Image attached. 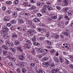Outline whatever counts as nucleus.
<instances>
[{
  "label": "nucleus",
  "mask_w": 73,
  "mask_h": 73,
  "mask_svg": "<svg viewBox=\"0 0 73 73\" xmlns=\"http://www.w3.org/2000/svg\"><path fill=\"white\" fill-rule=\"evenodd\" d=\"M62 33L63 34H64V35H66V36H68V35H69V33L68 32H63Z\"/></svg>",
  "instance_id": "4c0bfd02"
},
{
  "label": "nucleus",
  "mask_w": 73,
  "mask_h": 73,
  "mask_svg": "<svg viewBox=\"0 0 73 73\" xmlns=\"http://www.w3.org/2000/svg\"><path fill=\"white\" fill-rule=\"evenodd\" d=\"M65 17L66 18V19L67 20H69V17L67 16H66Z\"/></svg>",
  "instance_id": "052dcab7"
},
{
  "label": "nucleus",
  "mask_w": 73,
  "mask_h": 73,
  "mask_svg": "<svg viewBox=\"0 0 73 73\" xmlns=\"http://www.w3.org/2000/svg\"><path fill=\"white\" fill-rule=\"evenodd\" d=\"M10 29L11 31H14L15 30V27L13 26L11 27Z\"/></svg>",
  "instance_id": "864d4df0"
},
{
  "label": "nucleus",
  "mask_w": 73,
  "mask_h": 73,
  "mask_svg": "<svg viewBox=\"0 0 73 73\" xmlns=\"http://www.w3.org/2000/svg\"><path fill=\"white\" fill-rule=\"evenodd\" d=\"M2 9L3 11H5L6 9V7H5V6H2Z\"/></svg>",
  "instance_id": "49530a36"
},
{
  "label": "nucleus",
  "mask_w": 73,
  "mask_h": 73,
  "mask_svg": "<svg viewBox=\"0 0 73 73\" xmlns=\"http://www.w3.org/2000/svg\"><path fill=\"white\" fill-rule=\"evenodd\" d=\"M54 60L55 61H56L57 62H59V60L57 58L56 56L54 57Z\"/></svg>",
  "instance_id": "dca6fc26"
},
{
  "label": "nucleus",
  "mask_w": 73,
  "mask_h": 73,
  "mask_svg": "<svg viewBox=\"0 0 73 73\" xmlns=\"http://www.w3.org/2000/svg\"><path fill=\"white\" fill-rule=\"evenodd\" d=\"M23 16H28V13H23Z\"/></svg>",
  "instance_id": "37998d69"
},
{
  "label": "nucleus",
  "mask_w": 73,
  "mask_h": 73,
  "mask_svg": "<svg viewBox=\"0 0 73 73\" xmlns=\"http://www.w3.org/2000/svg\"><path fill=\"white\" fill-rule=\"evenodd\" d=\"M22 71L23 72V73H25L26 71V69H25V68H23L22 69Z\"/></svg>",
  "instance_id": "2f4dec72"
},
{
  "label": "nucleus",
  "mask_w": 73,
  "mask_h": 73,
  "mask_svg": "<svg viewBox=\"0 0 73 73\" xmlns=\"http://www.w3.org/2000/svg\"><path fill=\"white\" fill-rule=\"evenodd\" d=\"M18 22L21 23H23V21L21 19H19L18 20Z\"/></svg>",
  "instance_id": "c756f323"
},
{
  "label": "nucleus",
  "mask_w": 73,
  "mask_h": 73,
  "mask_svg": "<svg viewBox=\"0 0 73 73\" xmlns=\"http://www.w3.org/2000/svg\"><path fill=\"white\" fill-rule=\"evenodd\" d=\"M27 33L29 36H33V34L32 32L31 31V30H28L27 31Z\"/></svg>",
  "instance_id": "423d86ee"
},
{
  "label": "nucleus",
  "mask_w": 73,
  "mask_h": 73,
  "mask_svg": "<svg viewBox=\"0 0 73 73\" xmlns=\"http://www.w3.org/2000/svg\"><path fill=\"white\" fill-rule=\"evenodd\" d=\"M17 49L18 50H19V51H20L21 52H23L21 47H17Z\"/></svg>",
  "instance_id": "ddd939ff"
},
{
  "label": "nucleus",
  "mask_w": 73,
  "mask_h": 73,
  "mask_svg": "<svg viewBox=\"0 0 73 73\" xmlns=\"http://www.w3.org/2000/svg\"><path fill=\"white\" fill-rule=\"evenodd\" d=\"M9 65L10 66H12V62H9Z\"/></svg>",
  "instance_id": "69168bd1"
},
{
  "label": "nucleus",
  "mask_w": 73,
  "mask_h": 73,
  "mask_svg": "<svg viewBox=\"0 0 73 73\" xmlns=\"http://www.w3.org/2000/svg\"><path fill=\"white\" fill-rule=\"evenodd\" d=\"M33 44L35 46H38V45H40V44L37 42H35L34 43H33Z\"/></svg>",
  "instance_id": "7c9ffc66"
},
{
  "label": "nucleus",
  "mask_w": 73,
  "mask_h": 73,
  "mask_svg": "<svg viewBox=\"0 0 73 73\" xmlns=\"http://www.w3.org/2000/svg\"><path fill=\"white\" fill-rule=\"evenodd\" d=\"M18 65L19 66H20L21 68H24V64L23 63H18Z\"/></svg>",
  "instance_id": "9d476101"
},
{
  "label": "nucleus",
  "mask_w": 73,
  "mask_h": 73,
  "mask_svg": "<svg viewBox=\"0 0 73 73\" xmlns=\"http://www.w3.org/2000/svg\"><path fill=\"white\" fill-rule=\"evenodd\" d=\"M6 45L9 46H13L14 45V44L12 42L11 43H9V42L7 41L6 43Z\"/></svg>",
  "instance_id": "7ed1b4c3"
},
{
  "label": "nucleus",
  "mask_w": 73,
  "mask_h": 73,
  "mask_svg": "<svg viewBox=\"0 0 73 73\" xmlns=\"http://www.w3.org/2000/svg\"><path fill=\"white\" fill-rule=\"evenodd\" d=\"M40 40H44L45 38L44 37H40Z\"/></svg>",
  "instance_id": "13d9d810"
},
{
  "label": "nucleus",
  "mask_w": 73,
  "mask_h": 73,
  "mask_svg": "<svg viewBox=\"0 0 73 73\" xmlns=\"http://www.w3.org/2000/svg\"><path fill=\"white\" fill-rule=\"evenodd\" d=\"M48 60V58L46 57H44L42 59V60L44 61H46Z\"/></svg>",
  "instance_id": "b1692460"
},
{
  "label": "nucleus",
  "mask_w": 73,
  "mask_h": 73,
  "mask_svg": "<svg viewBox=\"0 0 73 73\" xmlns=\"http://www.w3.org/2000/svg\"><path fill=\"white\" fill-rule=\"evenodd\" d=\"M36 6H33L30 8V9H36Z\"/></svg>",
  "instance_id": "f704fd0d"
},
{
  "label": "nucleus",
  "mask_w": 73,
  "mask_h": 73,
  "mask_svg": "<svg viewBox=\"0 0 73 73\" xmlns=\"http://www.w3.org/2000/svg\"><path fill=\"white\" fill-rule=\"evenodd\" d=\"M47 8H48V10H51L52 9V8L50 7V6H49V5H48L46 6Z\"/></svg>",
  "instance_id": "4be33fe9"
},
{
  "label": "nucleus",
  "mask_w": 73,
  "mask_h": 73,
  "mask_svg": "<svg viewBox=\"0 0 73 73\" xmlns=\"http://www.w3.org/2000/svg\"><path fill=\"white\" fill-rule=\"evenodd\" d=\"M3 30L5 31V33H7L9 31L8 28H7L6 27H3Z\"/></svg>",
  "instance_id": "0eeeda50"
},
{
  "label": "nucleus",
  "mask_w": 73,
  "mask_h": 73,
  "mask_svg": "<svg viewBox=\"0 0 73 73\" xmlns=\"http://www.w3.org/2000/svg\"><path fill=\"white\" fill-rule=\"evenodd\" d=\"M13 16L14 17H16L17 16V14H16V13H14L13 15Z\"/></svg>",
  "instance_id": "09e8293b"
},
{
  "label": "nucleus",
  "mask_w": 73,
  "mask_h": 73,
  "mask_svg": "<svg viewBox=\"0 0 73 73\" xmlns=\"http://www.w3.org/2000/svg\"><path fill=\"white\" fill-rule=\"evenodd\" d=\"M17 71L19 73H21V72L20 71V69L18 68L17 70Z\"/></svg>",
  "instance_id": "5fc2aeb1"
},
{
  "label": "nucleus",
  "mask_w": 73,
  "mask_h": 73,
  "mask_svg": "<svg viewBox=\"0 0 73 73\" xmlns=\"http://www.w3.org/2000/svg\"><path fill=\"white\" fill-rule=\"evenodd\" d=\"M5 19L6 21H9V20H10V18L9 17H6L5 18Z\"/></svg>",
  "instance_id": "a878e982"
},
{
  "label": "nucleus",
  "mask_w": 73,
  "mask_h": 73,
  "mask_svg": "<svg viewBox=\"0 0 73 73\" xmlns=\"http://www.w3.org/2000/svg\"><path fill=\"white\" fill-rule=\"evenodd\" d=\"M51 72L52 73H58L59 70L57 69H53L51 70Z\"/></svg>",
  "instance_id": "20e7f679"
},
{
  "label": "nucleus",
  "mask_w": 73,
  "mask_h": 73,
  "mask_svg": "<svg viewBox=\"0 0 73 73\" xmlns=\"http://www.w3.org/2000/svg\"><path fill=\"white\" fill-rule=\"evenodd\" d=\"M10 50L11 51H12V52H16V49L13 48H10Z\"/></svg>",
  "instance_id": "2eb2a0df"
},
{
  "label": "nucleus",
  "mask_w": 73,
  "mask_h": 73,
  "mask_svg": "<svg viewBox=\"0 0 73 73\" xmlns=\"http://www.w3.org/2000/svg\"><path fill=\"white\" fill-rule=\"evenodd\" d=\"M63 3L66 6L67 5L68 3V0H64L63 1Z\"/></svg>",
  "instance_id": "9b49d317"
},
{
  "label": "nucleus",
  "mask_w": 73,
  "mask_h": 73,
  "mask_svg": "<svg viewBox=\"0 0 73 73\" xmlns=\"http://www.w3.org/2000/svg\"><path fill=\"white\" fill-rule=\"evenodd\" d=\"M20 44V42L18 40H16L15 42V45H19Z\"/></svg>",
  "instance_id": "f3484780"
},
{
  "label": "nucleus",
  "mask_w": 73,
  "mask_h": 73,
  "mask_svg": "<svg viewBox=\"0 0 73 73\" xmlns=\"http://www.w3.org/2000/svg\"><path fill=\"white\" fill-rule=\"evenodd\" d=\"M26 42H27L28 44H29V45H32V43L31 42V41L28 40L26 41Z\"/></svg>",
  "instance_id": "393cba45"
},
{
  "label": "nucleus",
  "mask_w": 73,
  "mask_h": 73,
  "mask_svg": "<svg viewBox=\"0 0 73 73\" xmlns=\"http://www.w3.org/2000/svg\"><path fill=\"white\" fill-rule=\"evenodd\" d=\"M36 51L37 52H40V53H43L44 52V51L43 50L41 49V48H37L36 49Z\"/></svg>",
  "instance_id": "39448f33"
},
{
  "label": "nucleus",
  "mask_w": 73,
  "mask_h": 73,
  "mask_svg": "<svg viewBox=\"0 0 73 73\" xmlns=\"http://www.w3.org/2000/svg\"><path fill=\"white\" fill-rule=\"evenodd\" d=\"M69 66L71 69H73V65L70 64L69 65Z\"/></svg>",
  "instance_id": "4d7b16f0"
},
{
  "label": "nucleus",
  "mask_w": 73,
  "mask_h": 73,
  "mask_svg": "<svg viewBox=\"0 0 73 73\" xmlns=\"http://www.w3.org/2000/svg\"><path fill=\"white\" fill-rule=\"evenodd\" d=\"M0 44H3V41L1 39H0Z\"/></svg>",
  "instance_id": "774afa93"
},
{
  "label": "nucleus",
  "mask_w": 73,
  "mask_h": 73,
  "mask_svg": "<svg viewBox=\"0 0 73 73\" xmlns=\"http://www.w3.org/2000/svg\"><path fill=\"white\" fill-rule=\"evenodd\" d=\"M40 24H41V26H42V27H45V26H46V25L43 23H40Z\"/></svg>",
  "instance_id": "bf43d9fd"
},
{
  "label": "nucleus",
  "mask_w": 73,
  "mask_h": 73,
  "mask_svg": "<svg viewBox=\"0 0 73 73\" xmlns=\"http://www.w3.org/2000/svg\"><path fill=\"white\" fill-rule=\"evenodd\" d=\"M19 3V0H16L15 1V4H18Z\"/></svg>",
  "instance_id": "6e6d98bb"
},
{
  "label": "nucleus",
  "mask_w": 73,
  "mask_h": 73,
  "mask_svg": "<svg viewBox=\"0 0 73 73\" xmlns=\"http://www.w3.org/2000/svg\"><path fill=\"white\" fill-rule=\"evenodd\" d=\"M41 11L42 13H46L47 12V10L45 8H43L42 9Z\"/></svg>",
  "instance_id": "6ab92c4d"
},
{
  "label": "nucleus",
  "mask_w": 73,
  "mask_h": 73,
  "mask_svg": "<svg viewBox=\"0 0 73 73\" xmlns=\"http://www.w3.org/2000/svg\"><path fill=\"white\" fill-rule=\"evenodd\" d=\"M57 18V17L56 16H52L51 17V19H56Z\"/></svg>",
  "instance_id": "e433bc0d"
},
{
  "label": "nucleus",
  "mask_w": 73,
  "mask_h": 73,
  "mask_svg": "<svg viewBox=\"0 0 73 73\" xmlns=\"http://www.w3.org/2000/svg\"><path fill=\"white\" fill-rule=\"evenodd\" d=\"M17 36V35L16 34H14L12 36V38H15V37H16Z\"/></svg>",
  "instance_id": "cd10ccee"
},
{
  "label": "nucleus",
  "mask_w": 73,
  "mask_h": 73,
  "mask_svg": "<svg viewBox=\"0 0 73 73\" xmlns=\"http://www.w3.org/2000/svg\"><path fill=\"white\" fill-rule=\"evenodd\" d=\"M6 4H7L11 5L12 4V2L11 1H7L6 2Z\"/></svg>",
  "instance_id": "72a5a7b5"
},
{
  "label": "nucleus",
  "mask_w": 73,
  "mask_h": 73,
  "mask_svg": "<svg viewBox=\"0 0 73 73\" xmlns=\"http://www.w3.org/2000/svg\"><path fill=\"white\" fill-rule=\"evenodd\" d=\"M46 43H47L48 45H50L52 44V42H49V41H46Z\"/></svg>",
  "instance_id": "c9c22d12"
},
{
  "label": "nucleus",
  "mask_w": 73,
  "mask_h": 73,
  "mask_svg": "<svg viewBox=\"0 0 73 73\" xmlns=\"http://www.w3.org/2000/svg\"><path fill=\"white\" fill-rule=\"evenodd\" d=\"M30 65L31 66H32L33 67H34L35 66V63H30Z\"/></svg>",
  "instance_id": "473e14b6"
},
{
  "label": "nucleus",
  "mask_w": 73,
  "mask_h": 73,
  "mask_svg": "<svg viewBox=\"0 0 73 73\" xmlns=\"http://www.w3.org/2000/svg\"><path fill=\"white\" fill-rule=\"evenodd\" d=\"M49 65V62H44L42 64V65L45 68V67H47Z\"/></svg>",
  "instance_id": "f257e3e1"
},
{
  "label": "nucleus",
  "mask_w": 73,
  "mask_h": 73,
  "mask_svg": "<svg viewBox=\"0 0 73 73\" xmlns=\"http://www.w3.org/2000/svg\"><path fill=\"white\" fill-rule=\"evenodd\" d=\"M6 12L8 13H9V14H11V13L12 11L9 10H7Z\"/></svg>",
  "instance_id": "c03bdc74"
},
{
  "label": "nucleus",
  "mask_w": 73,
  "mask_h": 73,
  "mask_svg": "<svg viewBox=\"0 0 73 73\" xmlns=\"http://www.w3.org/2000/svg\"><path fill=\"white\" fill-rule=\"evenodd\" d=\"M56 8H57V9H59V10L61 9V8L59 6H56Z\"/></svg>",
  "instance_id": "3c124183"
},
{
  "label": "nucleus",
  "mask_w": 73,
  "mask_h": 73,
  "mask_svg": "<svg viewBox=\"0 0 73 73\" xmlns=\"http://www.w3.org/2000/svg\"><path fill=\"white\" fill-rule=\"evenodd\" d=\"M25 46L27 48V49H30L31 46H30V44H25Z\"/></svg>",
  "instance_id": "aec40b11"
},
{
  "label": "nucleus",
  "mask_w": 73,
  "mask_h": 73,
  "mask_svg": "<svg viewBox=\"0 0 73 73\" xmlns=\"http://www.w3.org/2000/svg\"><path fill=\"white\" fill-rule=\"evenodd\" d=\"M26 24L27 25V27L28 28L30 27V25H32V22L31 21H29L28 20H26Z\"/></svg>",
  "instance_id": "f03ea898"
},
{
  "label": "nucleus",
  "mask_w": 73,
  "mask_h": 73,
  "mask_svg": "<svg viewBox=\"0 0 73 73\" xmlns=\"http://www.w3.org/2000/svg\"><path fill=\"white\" fill-rule=\"evenodd\" d=\"M32 40L34 42H36V39L35 38H32Z\"/></svg>",
  "instance_id": "de8ad7c7"
},
{
  "label": "nucleus",
  "mask_w": 73,
  "mask_h": 73,
  "mask_svg": "<svg viewBox=\"0 0 73 73\" xmlns=\"http://www.w3.org/2000/svg\"><path fill=\"white\" fill-rule=\"evenodd\" d=\"M17 21L16 20H13L11 21V23L12 24H16Z\"/></svg>",
  "instance_id": "bb28decb"
},
{
  "label": "nucleus",
  "mask_w": 73,
  "mask_h": 73,
  "mask_svg": "<svg viewBox=\"0 0 73 73\" xmlns=\"http://www.w3.org/2000/svg\"><path fill=\"white\" fill-rule=\"evenodd\" d=\"M34 62L36 63V65H38L39 64V61L36 58V59H34Z\"/></svg>",
  "instance_id": "1a4fd4ad"
},
{
  "label": "nucleus",
  "mask_w": 73,
  "mask_h": 73,
  "mask_svg": "<svg viewBox=\"0 0 73 73\" xmlns=\"http://www.w3.org/2000/svg\"><path fill=\"white\" fill-rule=\"evenodd\" d=\"M6 26L9 27L11 26V23H7L6 25Z\"/></svg>",
  "instance_id": "603ef678"
},
{
  "label": "nucleus",
  "mask_w": 73,
  "mask_h": 73,
  "mask_svg": "<svg viewBox=\"0 0 73 73\" xmlns=\"http://www.w3.org/2000/svg\"><path fill=\"white\" fill-rule=\"evenodd\" d=\"M36 72H38V73H43V70L41 69H39Z\"/></svg>",
  "instance_id": "5701e85b"
},
{
  "label": "nucleus",
  "mask_w": 73,
  "mask_h": 73,
  "mask_svg": "<svg viewBox=\"0 0 73 73\" xmlns=\"http://www.w3.org/2000/svg\"><path fill=\"white\" fill-rule=\"evenodd\" d=\"M50 67L51 69H53L54 68V65L53 63H52L50 66Z\"/></svg>",
  "instance_id": "a211bd4d"
},
{
  "label": "nucleus",
  "mask_w": 73,
  "mask_h": 73,
  "mask_svg": "<svg viewBox=\"0 0 73 73\" xmlns=\"http://www.w3.org/2000/svg\"><path fill=\"white\" fill-rule=\"evenodd\" d=\"M68 13L69 16H71L72 15V11L70 10L68 12Z\"/></svg>",
  "instance_id": "ea45409f"
},
{
  "label": "nucleus",
  "mask_w": 73,
  "mask_h": 73,
  "mask_svg": "<svg viewBox=\"0 0 73 73\" xmlns=\"http://www.w3.org/2000/svg\"><path fill=\"white\" fill-rule=\"evenodd\" d=\"M19 58L21 60H24V59H25V58L23 55H21L19 56Z\"/></svg>",
  "instance_id": "6e6552de"
},
{
  "label": "nucleus",
  "mask_w": 73,
  "mask_h": 73,
  "mask_svg": "<svg viewBox=\"0 0 73 73\" xmlns=\"http://www.w3.org/2000/svg\"><path fill=\"white\" fill-rule=\"evenodd\" d=\"M37 30L39 32H41V33H42V31H43L44 32L45 31H44V29H42L40 28H37Z\"/></svg>",
  "instance_id": "4468645a"
},
{
  "label": "nucleus",
  "mask_w": 73,
  "mask_h": 73,
  "mask_svg": "<svg viewBox=\"0 0 73 73\" xmlns=\"http://www.w3.org/2000/svg\"><path fill=\"white\" fill-rule=\"evenodd\" d=\"M3 54L4 56H7V55H8V51H7L6 50L3 51Z\"/></svg>",
  "instance_id": "f8f14e48"
},
{
  "label": "nucleus",
  "mask_w": 73,
  "mask_h": 73,
  "mask_svg": "<svg viewBox=\"0 0 73 73\" xmlns=\"http://www.w3.org/2000/svg\"><path fill=\"white\" fill-rule=\"evenodd\" d=\"M35 69L36 71V72H38V70H39V68L37 66H35Z\"/></svg>",
  "instance_id": "58836bf2"
},
{
  "label": "nucleus",
  "mask_w": 73,
  "mask_h": 73,
  "mask_svg": "<svg viewBox=\"0 0 73 73\" xmlns=\"http://www.w3.org/2000/svg\"><path fill=\"white\" fill-rule=\"evenodd\" d=\"M36 5L37 6H41V3L39 2L37 3Z\"/></svg>",
  "instance_id": "79ce46f5"
},
{
  "label": "nucleus",
  "mask_w": 73,
  "mask_h": 73,
  "mask_svg": "<svg viewBox=\"0 0 73 73\" xmlns=\"http://www.w3.org/2000/svg\"><path fill=\"white\" fill-rule=\"evenodd\" d=\"M68 10H69V8H65L63 9L64 11H65V12H67Z\"/></svg>",
  "instance_id": "c85d7f7f"
},
{
  "label": "nucleus",
  "mask_w": 73,
  "mask_h": 73,
  "mask_svg": "<svg viewBox=\"0 0 73 73\" xmlns=\"http://www.w3.org/2000/svg\"><path fill=\"white\" fill-rule=\"evenodd\" d=\"M17 29H18L19 31H21V28L20 27H17Z\"/></svg>",
  "instance_id": "680f3d73"
},
{
  "label": "nucleus",
  "mask_w": 73,
  "mask_h": 73,
  "mask_svg": "<svg viewBox=\"0 0 73 73\" xmlns=\"http://www.w3.org/2000/svg\"><path fill=\"white\" fill-rule=\"evenodd\" d=\"M37 16L40 17V16H42V15H41V14L40 13H38L37 14Z\"/></svg>",
  "instance_id": "e2e57ef3"
},
{
  "label": "nucleus",
  "mask_w": 73,
  "mask_h": 73,
  "mask_svg": "<svg viewBox=\"0 0 73 73\" xmlns=\"http://www.w3.org/2000/svg\"><path fill=\"white\" fill-rule=\"evenodd\" d=\"M30 1L32 3H35V1H34L33 0H30Z\"/></svg>",
  "instance_id": "0e129e2a"
},
{
  "label": "nucleus",
  "mask_w": 73,
  "mask_h": 73,
  "mask_svg": "<svg viewBox=\"0 0 73 73\" xmlns=\"http://www.w3.org/2000/svg\"><path fill=\"white\" fill-rule=\"evenodd\" d=\"M55 52V50L54 49H52L50 51V52L51 53H54Z\"/></svg>",
  "instance_id": "a19ab883"
},
{
  "label": "nucleus",
  "mask_w": 73,
  "mask_h": 73,
  "mask_svg": "<svg viewBox=\"0 0 73 73\" xmlns=\"http://www.w3.org/2000/svg\"><path fill=\"white\" fill-rule=\"evenodd\" d=\"M3 37L4 38H6L7 37V35H6V34H4L3 35Z\"/></svg>",
  "instance_id": "338daca9"
},
{
  "label": "nucleus",
  "mask_w": 73,
  "mask_h": 73,
  "mask_svg": "<svg viewBox=\"0 0 73 73\" xmlns=\"http://www.w3.org/2000/svg\"><path fill=\"white\" fill-rule=\"evenodd\" d=\"M55 38H57V39H58V38H59V35H56L55 36Z\"/></svg>",
  "instance_id": "a18cd8bd"
},
{
  "label": "nucleus",
  "mask_w": 73,
  "mask_h": 73,
  "mask_svg": "<svg viewBox=\"0 0 73 73\" xmlns=\"http://www.w3.org/2000/svg\"><path fill=\"white\" fill-rule=\"evenodd\" d=\"M34 20L35 22H40V19L37 18H35L34 19Z\"/></svg>",
  "instance_id": "412c9836"
},
{
  "label": "nucleus",
  "mask_w": 73,
  "mask_h": 73,
  "mask_svg": "<svg viewBox=\"0 0 73 73\" xmlns=\"http://www.w3.org/2000/svg\"><path fill=\"white\" fill-rule=\"evenodd\" d=\"M31 52L34 54H36V52L35 51V50H34L33 49L31 51Z\"/></svg>",
  "instance_id": "8fccbe9b"
}]
</instances>
